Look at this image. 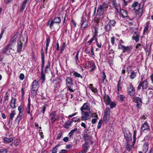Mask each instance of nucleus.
I'll return each instance as SVG.
<instances>
[{
	"label": "nucleus",
	"instance_id": "55",
	"mask_svg": "<svg viewBox=\"0 0 153 153\" xmlns=\"http://www.w3.org/2000/svg\"><path fill=\"white\" fill-rule=\"evenodd\" d=\"M66 47L65 43L63 42L62 43V45L61 47V50H62V51H63Z\"/></svg>",
	"mask_w": 153,
	"mask_h": 153
},
{
	"label": "nucleus",
	"instance_id": "19",
	"mask_svg": "<svg viewBox=\"0 0 153 153\" xmlns=\"http://www.w3.org/2000/svg\"><path fill=\"white\" fill-rule=\"evenodd\" d=\"M139 34L135 32L133 35L132 38L133 40H135L136 42H138L139 40Z\"/></svg>",
	"mask_w": 153,
	"mask_h": 153
},
{
	"label": "nucleus",
	"instance_id": "52",
	"mask_svg": "<svg viewBox=\"0 0 153 153\" xmlns=\"http://www.w3.org/2000/svg\"><path fill=\"white\" fill-rule=\"evenodd\" d=\"M63 133L62 132L59 133L57 135V139H59L61 138L62 136Z\"/></svg>",
	"mask_w": 153,
	"mask_h": 153
},
{
	"label": "nucleus",
	"instance_id": "12",
	"mask_svg": "<svg viewBox=\"0 0 153 153\" xmlns=\"http://www.w3.org/2000/svg\"><path fill=\"white\" fill-rule=\"evenodd\" d=\"M105 12V10H103L101 7L99 6L97 11V16L100 17L103 14V12Z\"/></svg>",
	"mask_w": 153,
	"mask_h": 153
},
{
	"label": "nucleus",
	"instance_id": "17",
	"mask_svg": "<svg viewBox=\"0 0 153 153\" xmlns=\"http://www.w3.org/2000/svg\"><path fill=\"white\" fill-rule=\"evenodd\" d=\"M88 66L90 68L92 67L90 71L92 72L95 70L96 68L95 64L94 63L92 62H88Z\"/></svg>",
	"mask_w": 153,
	"mask_h": 153
},
{
	"label": "nucleus",
	"instance_id": "4",
	"mask_svg": "<svg viewBox=\"0 0 153 153\" xmlns=\"http://www.w3.org/2000/svg\"><path fill=\"white\" fill-rule=\"evenodd\" d=\"M13 48V46L12 43H10L7 46H6L2 50V53L4 54L9 53L11 52L12 48Z\"/></svg>",
	"mask_w": 153,
	"mask_h": 153
},
{
	"label": "nucleus",
	"instance_id": "23",
	"mask_svg": "<svg viewBox=\"0 0 153 153\" xmlns=\"http://www.w3.org/2000/svg\"><path fill=\"white\" fill-rule=\"evenodd\" d=\"M99 7H101L103 10H105V11H106L108 7V4L105 2H103V3L102 4L100 5Z\"/></svg>",
	"mask_w": 153,
	"mask_h": 153
},
{
	"label": "nucleus",
	"instance_id": "46",
	"mask_svg": "<svg viewBox=\"0 0 153 153\" xmlns=\"http://www.w3.org/2000/svg\"><path fill=\"white\" fill-rule=\"evenodd\" d=\"M132 147L133 146L131 144H127L126 145V148L128 151H130Z\"/></svg>",
	"mask_w": 153,
	"mask_h": 153
},
{
	"label": "nucleus",
	"instance_id": "10",
	"mask_svg": "<svg viewBox=\"0 0 153 153\" xmlns=\"http://www.w3.org/2000/svg\"><path fill=\"white\" fill-rule=\"evenodd\" d=\"M81 22V29H84L88 25V22L85 20L84 19L83 17L82 18Z\"/></svg>",
	"mask_w": 153,
	"mask_h": 153
},
{
	"label": "nucleus",
	"instance_id": "50",
	"mask_svg": "<svg viewBox=\"0 0 153 153\" xmlns=\"http://www.w3.org/2000/svg\"><path fill=\"white\" fill-rule=\"evenodd\" d=\"M94 40H97V38H94V37L93 36L92 38L88 42V43H89V44H91Z\"/></svg>",
	"mask_w": 153,
	"mask_h": 153
},
{
	"label": "nucleus",
	"instance_id": "34",
	"mask_svg": "<svg viewBox=\"0 0 153 153\" xmlns=\"http://www.w3.org/2000/svg\"><path fill=\"white\" fill-rule=\"evenodd\" d=\"M104 29L106 31L109 32L111 30V26L108 23L105 26Z\"/></svg>",
	"mask_w": 153,
	"mask_h": 153
},
{
	"label": "nucleus",
	"instance_id": "58",
	"mask_svg": "<svg viewBox=\"0 0 153 153\" xmlns=\"http://www.w3.org/2000/svg\"><path fill=\"white\" fill-rule=\"evenodd\" d=\"M0 152H3L4 153H7V151L6 149H0Z\"/></svg>",
	"mask_w": 153,
	"mask_h": 153
},
{
	"label": "nucleus",
	"instance_id": "29",
	"mask_svg": "<svg viewBox=\"0 0 153 153\" xmlns=\"http://www.w3.org/2000/svg\"><path fill=\"white\" fill-rule=\"evenodd\" d=\"M14 139L13 137H11L10 138H8L7 137H4V140L5 143H9L12 141Z\"/></svg>",
	"mask_w": 153,
	"mask_h": 153
},
{
	"label": "nucleus",
	"instance_id": "33",
	"mask_svg": "<svg viewBox=\"0 0 153 153\" xmlns=\"http://www.w3.org/2000/svg\"><path fill=\"white\" fill-rule=\"evenodd\" d=\"M60 146V144H58L56 145L54 147H53L52 151V153H57L58 147Z\"/></svg>",
	"mask_w": 153,
	"mask_h": 153
},
{
	"label": "nucleus",
	"instance_id": "54",
	"mask_svg": "<svg viewBox=\"0 0 153 153\" xmlns=\"http://www.w3.org/2000/svg\"><path fill=\"white\" fill-rule=\"evenodd\" d=\"M100 17L97 16H96L94 22H95L97 24L99 23V21L100 20V19L99 18Z\"/></svg>",
	"mask_w": 153,
	"mask_h": 153
},
{
	"label": "nucleus",
	"instance_id": "11",
	"mask_svg": "<svg viewBox=\"0 0 153 153\" xmlns=\"http://www.w3.org/2000/svg\"><path fill=\"white\" fill-rule=\"evenodd\" d=\"M128 94L131 96H133L135 93V90L132 85H130L128 88Z\"/></svg>",
	"mask_w": 153,
	"mask_h": 153
},
{
	"label": "nucleus",
	"instance_id": "22",
	"mask_svg": "<svg viewBox=\"0 0 153 153\" xmlns=\"http://www.w3.org/2000/svg\"><path fill=\"white\" fill-rule=\"evenodd\" d=\"M149 128V126L147 124V123L145 122L141 128V130L142 131H144L148 129Z\"/></svg>",
	"mask_w": 153,
	"mask_h": 153
},
{
	"label": "nucleus",
	"instance_id": "40",
	"mask_svg": "<svg viewBox=\"0 0 153 153\" xmlns=\"http://www.w3.org/2000/svg\"><path fill=\"white\" fill-rule=\"evenodd\" d=\"M116 23V22L114 20L109 21L108 22V24L111 26H115Z\"/></svg>",
	"mask_w": 153,
	"mask_h": 153
},
{
	"label": "nucleus",
	"instance_id": "9",
	"mask_svg": "<svg viewBox=\"0 0 153 153\" xmlns=\"http://www.w3.org/2000/svg\"><path fill=\"white\" fill-rule=\"evenodd\" d=\"M124 134V137L127 141H129L131 140V134L128 131H126Z\"/></svg>",
	"mask_w": 153,
	"mask_h": 153
},
{
	"label": "nucleus",
	"instance_id": "38",
	"mask_svg": "<svg viewBox=\"0 0 153 153\" xmlns=\"http://www.w3.org/2000/svg\"><path fill=\"white\" fill-rule=\"evenodd\" d=\"M88 143L87 142H85V144L83 145V147L84 149V150L83 151V152L86 153L88 150Z\"/></svg>",
	"mask_w": 153,
	"mask_h": 153
},
{
	"label": "nucleus",
	"instance_id": "35",
	"mask_svg": "<svg viewBox=\"0 0 153 153\" xmlns=\"http://www.w3.org/2000/svg\"><path fill=\"white\" fill-rule=\"evenodd\" d=\"M136 74H137V73H136L133 71H132L130 75V78L132 79L135 78L136 76Z\"/></svg>",
	"mask_w": 153,
	"mask_h": 153
},
{
	"label": "nucleus",
	"instance_id": "56",
	"mask_svg": "<svg viewBox=\"0 0 153 153\" xmlns=\"http://www.w3.org/2000/svg\"><path fill=\"white\" fill-rule=\"evenodd\" d=\"M24 78L25 76L23 74L21 73L20 74L19 78L21 80H23L24 79Z\"/></svg>",
	"mask_w": 153,
	"mask_h": 153
},
{
	"label": "nucleus",
	"instance_id": "41",
	"mask_svg": "<svg viewBox=\"0 0 153 153\" xmlns=\"http://www.w3.org/2000/svg\"><path fill=\"white\" fill-rule=\"evenodd\" d=\"M134 130V133H133V143H134L135 142L136 140V133H137V131L136 130H134V128H133Z\"/></svg>",
	"mask_w": 153,
	"mask_h": 153
},
{
	"label": "nucleus",
	"instance_id": "15",
	"mask_svg": "<svg viewBox=\"0 0 153 153\" xmlns=\"http://www.w3.org/2000/svg\"><path fill=\"white\" fill-rule=\"evenodd\" d=\"M132 49V48L130 46L125 47L124 46V47L123 49V52H127L130 53Z\"/></svg>",
	"mask_w": 153,
	"mask_h": 153
},
{
	"label": "nucleus",
	"instance_id": "8",
	"mask_svg": "<svg viewBox=\"0 0 153 153\" xmlns=\"http://www.w3.org/2000/svg\"><path fill=\"white\" fill-rule=\"evenodd\" d=\"M57 117L56 112L55 111L53 112L50 115V118L51 119L52 123H54Z\"/></svg>",
	"mask_w": 153,
	"mask_h": 153
},
{
	"label": "nucleus",
	"instance_id": "30",
	"mask_svg": "<svg viewBox=\"0 0 153 153\" xmlns=\"http://www.w3.org/2000/svg\"><path fill=\"white\" fill-rule=\"evenodd\" d=\"M111 1L112 3V5H113L117 11V12H119L117 8L118 5L116 2V0H111Z\"/></svg>",
	"mask_w": 153,
	"mask_h": 153
},
{
	"label": "nucleus",
	"instance_id": "26",
	"mask_svg": "<svg viewBox=\"0 0 153 153\" xmlns=\"http://www.w3.org/2000/svg\"><path fill=\"white\" fill-rule=\"evenodd\" d=\"M51 62L50 61L48 62L46 66L45 69V72L46 73H48L49 71L50 70V65Z\"/></svg>",
	"mask_w": 153,
	"mask_h": 153
},
{
	"label": "nucleus",
	"instance_id": "28",
	"mask_svg": "<svg viewBox=\"0 0 153 153\" xmlns=\"http://www.w3.org/2000/svg\"><path fill=\"white\" fill-rule=\"evenodd\" d=\"M104 115L110 117V110L108 107L105 110Z\"/></svg>",
	"mask_w": 153,
	"mask_h": 153
},
{
	"label": "nucleus",
	"instance_id": "3",
	"mask_svg": "<svg viewBox=\"0 0 153 153\" xmlns=\"http://www.w3.org/2000/svg\"><path fill=\"white\" fill-rule=\"evenodd\" d=\"M38 88V82L36 80H34L32 85L31 93L35 95L37 94V91Z\"/></svg>",
	"mask_w": 153,
	"mask_h": 153
},
{
	"label": "nucleus",
	"instance_id": "25",
	"mask_svg": "<svg viewBox=\"0 0 153 153\" xmlns=\"http://www.w3.org/2000/svg\"><path fill=\"white\" fill-rule=\"evenodd\" d=\"M82 108L84 109V110H89L90 109V107L89 106V104L87 103H84L82 107Z\"/></svg>",
	"mask_w": 153,
	"mask_h": 153
},
{
	"label": "nucleus",
	"instance_id": "64",
	"mask_svg": "<svg viewBox=\"0 0 153 153\" xmlns=\"http://www.w3.org/2000/svg\"><path fill=\"white\" fill-rule=\"evenodd\" d=\"M67 90H68L69 91L71 92H73L74 91L73 89L71 88V86H68L67 87Z\"/></svg>",
	"mask_w": 153,
	"mask_h": 153
},
{
	"label": "nucleus",
	"instance_id": "16",
	"mask_svg": "<svg viewBox=\"0 0 153 153\" xmlns=\"http://www.w3.org/2000/svg\"><path fill=\"white\" fill-rule=\"evenodd\" d=\"M23 114L22 113H19L16 119L15 122L18 124L19 123L20 121L22 119Z\"/></svg>",
	"mask_w": 153,
	"mask_h": 153
},
{
	"label": "nucleus",
	"instance_id": "24",
	"mask_svg": "<svg viewBox=\"0 0 153 153\" xmlns=\"http://www.w3.org/2000/svg\"><path fill=\"white\" fill-rule=\"evenodd\" d=\"M72 122L68 120L64 124V127L67 129L69 128L71 126Z\"/></svg>",
	"mask_w": 153,
	"mask_h": 153
},
{
	"label": "nucleus",
	"instance_id": "62",
	"mask_svg": "<svg viewBox=\"0 0 153 153\" xmlns=\"http://www.w3.org/2000/svg\"><path fill=\"white\" fill-rule=\"evenodd\" d=\"M23 108V107L21 105H19L18 108V111H19V113H22V110Z\"/></svg>",
	"mask_w": 153,
	"mask_h": 153
},
{
	"label": "nucleus",
	"instance_id": "36",
	"mask_svg": "<svg viewBox=\"0 0 153 153\" xmlns=\"http://www.w3.org/2000/svg\"><path fill=\"white\" fill-rule=\"evenodd\" d=\"M50 40V39L49 37H48L46 39V51L47 53V50L48 49V48L49 45Z\"/></svg>",
	"mask_w": 153,
	"mask_h": 153
},
{
	"label": "nucleus",
	"instance_id": "47",
	"mask_svg": "<svg viewBox=\"0 0 153 153\" xmlns=\"http://www.w3.org/2000/svg\"><path fill=\"white\" fill-rule=\"evenodd\" d=\"M83 139L85 141V142H87L89 139V136L87 134H85L83 137Z\"/></svg>",
	"mask_w": 153,
	"mask_h": 153
},
{
	"label": "nucleus",
	"instance_id": "21",
	"mask_svg": "<svg viewBox=\"0 0 153 153\" xmlns=\"http://www.w3.org/2000/svg\"><path fill=\"white\" fill-rule=\"evenodd\" d=\"M149 144L148 142H146L143 146V152L146 153L148 149Z\"/></svg>",
	"mask_w": 153,
	"mask_h": 153
},
{
	"label": "nucleus",
	"instance_id": "51",
	"mask_svg": "<svg viewBox=\"0 0 153 153\" xmlns=\"http://www.w3.org/2000/svg\"><path fill=\"white\" fill-rule=\"evenodd\" d=\"M110 107L111 108H114L116 106V104L114 102H112L110 103Z\"/></svg>",
	"mask_w": 153,
	"mask_h": 153
},
{
	"label": "nucleus",
	"instance_id": "13",
	"mask_svg": "<svg viewBox=\"0 0 153 153\" xmlns=\"http://www.w3.org/2000/svg\"><path fill=\"white\" fill-rule=\"evenodd\" d=\"M135 102L137 103L136 106L138 108H140L142 103L141 99L139 97H137L135 99Z\"/></svg>",
	"mask_w": 153,
	"mask_h": 153
},
{
	"label": "nucleus",
	"instance_id": "27",
	"mask_svg": "<svg viewBox=\"0 0 153 153\" xmlns=\"http://www.w3.org/2000/svg\"><path fill=\"white\" fill-rule=\"evenodd\" d=\"M41 59H42V64L41 67H44L45 64V56L43 52L41 53Z\"/></svg>",
	"mask_w": 153,
	"mask_h": 153
},
{
	"label": "nucleus",
	"instance_id": "44",
	"mask_svg": "<svg viewBox=\"0 0 153 153\" xmlns=\"http://www.w3.org/2000/svg\"><path fill=\"white\" fill-rule=\"evenodd\" d=\"M73 75L76 77H80L81 79L82 78V76L76 72H74Z\"/></svg>",
	"mask_w": 153,
	"mask_h": 153
},
{
	"label": "nucleus",
	"instance_id": "20",
	"mask_svg": "<svg viewBox=\"0 0 153 153\" xmlns=\"http://www.w3.org/2000/svg\"><path fill=\"white\" fill-rule=\"evenodd\" d=\"M16 100L15 98H12L10 101V106L13 109L16 108L15 103Z\"/></svg>",
	"mask_w": 153,
	"mask_h": 153
},
{
	"label": "nucleus",
	"instance_id": "63",
	"mask_svg": "<svg viewBox=\"0 0 153 153\" xmlns=\"http://www.w3.org/2000/svg\"><path fill=\"white\" fill-rule=\"evenodd\" d=\"M8 92L7 91L5 94V96L4 97L5 98V101L7 100H8Z\"/></svg>",
	"mask_w": 153,
	"mask_h": 153
},
{
	"label": "nucleus",
	"instance_id": "43",
	"mask_svg": "<svg viewBox=\"0 0 153 153\" xmlns=\"http://www.w3.org/2000/svg\"><path fill=\"white\" fill-rule=\"evenodd\" d=\"M16 114L15 111H12L10 115V119L13 120L14 115Z\"/></svg>",
	"mask_w": 153,
	"mask_h": 153
},
{
	"label": "nucleus",
	"instance_id": "7",
	"mask_svg": "<svg viewBox=\"0 0 153 153\" xmlns=\"http://www.w3.org/2000/svg\"><path fill=\"white\" fill-rule=\"evenodd\" d=\"M23 42L24 41L23 39L22 40L20 39L18 41L17 45V51L18 52L21 51Z\"/></svg>",
	"mask_w": 153,
	"mask_h": 153
},
{
	"label": "nucleus",
	"instance_id": "57",
	"mask_svg": "<svg viewBox=\"0 0 153 153\" xmlns=\"http://www.w3.org/2000/svg\"><path fill=\"white\" fill-rule=\"evenodd\" d=\"M25 7H26V5L22 4V5L21 6L20 8V11L21 12H22L23 11V10L25 8Z\"/></svg>",
	"mask_w": 153,
	"mask_h": 153
},
{
	"label": "nucleus",
	"instance_id": "42",
	"mask_svg": "<svg viewBox=\"0 0 153 153\" xmlns=\"http://www.w3.org/2000/svg\"><path fill=\"white\" fill-rule=\"evenodd\" d=\"M53 21L54 23H59L61 22V19L60 17H58L55 18Z\"/></svg>",
	"mask_w": 153,
	"mask_h": 153
},
{
	"label": "nucleus",
	"instance_id": "60",
	"mask_svg": "<svg viewBox=\"0 0 153 153\" xmlns=\"http://www.w3.org/2000/svg\"><path fill=\"white\" fill-rule=\"evenodd\" d=\"M91 89L92 91L96 93V92H97V88H95L92 87L91 88Z\"/></svg>",
	"mask_w": 153,
	"mask_h": 153
},
{
	"label": "nucleus",
	"instance_id": "14",
	"mask_svg": "<svg viewBox=\"0 0 153 153\" xmlns=\"http://www.w3.org/2000/svg\"><path fill=\"white\" fill-rule=\"evenodd\" d=\"M120 12L123 18H125L128 17V13L126 10L123 9H120Z\"/></svg>",
	"mask_w": 153,
	"mask_h": 153
},
{
	"label": "nucleus",
	"instance_id": "18",
	"mask_svg": "<svg viewBox=\"0 0 153 153\" xmlns=\"http://www.w3.org/2000/svg\"><path fill=\"white\" fill-rule=\"evenodd\" d=\"M66 82L68 86H71L73 85V81L71 77H68L66 79Z\"/></svg>",
	"mask_w": 153,
	"mask_h": 153
},
{
	"label": "nucleus",
	"instance_id": "53",
	"mask_svg": "<svg viewBox=\"0 0 153 153\" xmlns=\"http://www.w3.org/2000/svg\"><path fill=\"white\" fill-rule=\"evenodd\" d=\"M106 78V76L105 74V73L104 72H103L102 73V82H103L104 80Z\"/></svg>",
	"mask_w": 153,
	"mask_h": 153
},
{
	"label": "nucleus",
	"instance_id": "61",
	"mask_svg": "<svg viewBox=\"0 0 153 153\" xmlns=\"http://www.w3.org/2000/svg\"><path fill=\"white\" fill-rule=\"evenodd\" d=\"M115 42V37H112L111 39V43L113 45L114 44Z\"/></svg>",
	"mask_w": 153,
	"mask_h": 153
},
{
	"label": "nucleus",
	"instance_id": "39",
	"mask_svg": "<svg viewBox=\"0 0 153 153\" xmlns=\"http://www.w3.org/2000/svg\"><path fill=\"white\" fill-rule=\"evenodd\" d=\"M105 104L107 105L110 104L111 103V100L110 97L109 96H108L106 99L105 100Z\"/></svg>",
	"mask_w": 153,
	"mask_h": 153
},
{
	"label": "nucleus",
	"instance_id": "59",
	"mask_svg": "<svg viewBox=\"0 0 153 153\" xmlns=\"http://www.w3.org/2000/svg\"><path fill=\"white\" fill-rule=\"evenodd\" d=\"M95 41H96V43L97 46L99 48H100L101 47V43H100V44H99L98 42L97 41V40H96Z\"/></svg>",
	"mask_w": 153,
	"mask_h": 153
},
{
	"label": "nucleus",
	"instance_id": "31",
	"mask_svg": "<svg viewBox=\"0 0 153 153\" xmlns=\"http://www.w3.org/2000/svg\"><path fill=\"white\" fill-rule=\"evenodd\" d=\"M43 68L44 67H41V77L43 81H45V73L43 72Z\"/></svg>",
	"mask_w": 153,
	"mask_h": 153
},
{
	"label": "nucleus",
	"instance_id": "32",
	"mask_svg": "<svg viewBox=\"0 0 153 153\" xmlns=\"http://www.w3.org/2000/svg\"><path fill=\"white\" fill-rule=\"evenodd\" d=\"M78 130L77 128H75L74 129L71 130V131L68 133V135L70 137L73 135L75 132L76 131Z\"/></svg>",
	"mask_w": 153,
	"mask_h": 153
},
{
	"label": "nucleus",
	"instance_id": "48",
	"mask_svg": "<svg viewBox=\"0 0 153 153\" xmlns=\"http://www.w3.org/2000/svg\"><path fill=\"white\" fill-rule=\"evenodd\" d=\"M102 121V120H99L97 126V128L98 129H100V128Z\"/></svg>",
	"mask_w": 153,
	"mask_h": 153
},
{
	"label": "nucleus",
	"instance_id": "37",
	"mask_svg": "<svg viewBox=\"0 0 153 153\" xmlns=\"http://www.w3.org/2000/svg\"><path fill=\"white\" fill-rule=\"evenodd\" d=\"M98 28L97 27H95L94 35L93 36L94 38H97V34L98 33Z\"/></svg>",
	"mask_w": 153,
	"mask_h": 153
},
{
	"label": "nucleus",
	"instance_id": "6",
	"mask_svg": "<svg viewBox=\"0 0 153 153\" xmlns=\"http://www.w3.org/2000/svg\"><path fill=\"white\" fill-rule=\"evenodd\" d=\"M20 35L18 33H16L15 35H14L13 36H12L10 39L11 42L10 43H12V45H13V43L14 42H16V39H19V40L20 39H21V38Z\"/></svg>",
	"mask_w": 153,
	"mask_h": 153
},
{
	"label": "nucleus",
	"instance_id": "1",
	"mask_svg": "<svg viewBox=\"0 0 153 153\" xmlns=\"http://www.w3.org/2000/svg\"><path fill=\"white\" fill-rule=\"evenodd\" d=\"M141 3L137 1H134L132 4L131 7L136 11V14L138 17H140L143 12V9L140 8Z\"/></svg>",
	"mask_w": 153,
	"mask_h": 153
},
{
	"label": "nucleus",
	"instance_id": "2",
	"mask_svg": "<svg viewBox=\"0 0 153 153\" xmlns=\"http://www.w3.org/2000/svg\"><path fill=\"white\" fill-rule=\"evenodd\" d=\"M148 82L146 80H144L140 82L139 85L137 87V89L139 90L141 89V87L142 89H146L148 86Z\"/></svg>",
	"mask_w": 153,
	"mask_h": 153
},
{
	"label": "nucleus",
	"instance_id": "5",
	"mask_svg": "<svg viewBox=\"0 0 153 153\" xmlns=\"http://www.w3.org/2000/svg\"><path fill=\"white\" fill-rule=\"evenodd\" d=\"M90 114H91V111L89 113L87 111H84L81 117V120L82 121H85L91 118Z\"/></svg>",
	"mask_w": 153,
	"mask_h": 153
},
{
	"label": "nucleus",
	"instance_id": "49",
	"mask_svg": "<svg viewBox=\"0 0 153 153\" xmlns=\"http://www.w3.org/2000/svg\"><path fill=\"white\" fill-rule=\"evenodd\" d=\"M30 104H28L27 106V108L26 109V111L27 113L28 114H30Z\"/></svg>",
	"mask_w": 153,
	"mask_h": 153
},
{
	"label": "nucleus",
	"instance_id": "45",
	"mask_svg": "<svg viewBox=\"0 0 153 153\" xmlns=\"http://www.w3.org/2000/svg\"><path fill=\"white\" fill-rule=\"evenodd\" d=\"M110 117L109 116L104 115L103 117V121L105 123H107L109 121Z\"/></svg>",
	"mask_w": 153,
	"mask_h": 153
}]
</instances>
